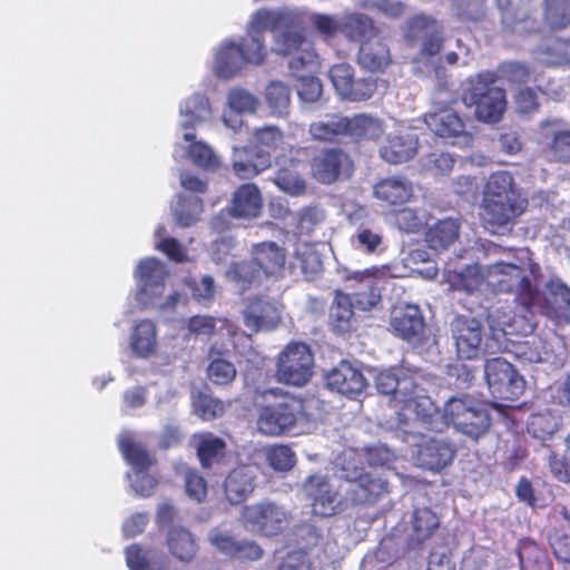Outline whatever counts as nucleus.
I'll use <instances>...</instances> for the list:
<instances>
[{
    "label": "nucleus",
    "mask_w": 570,
    "mask_h": 570,
    "mask_svg": "<svg viewBox=\"0 0 570 570\" xmlns=\"http://www.w3.org/2000/svg\"><path fill=\"white\" fill-rule=\"evenodd\" d=\"M489 284L497 293H513L514 303L524 313L537 284L513 263L498 262L488 267Z\"/></svg>",
    "instance_id": "9"
},
{
    "label": "nucleus",
    "mask_w": 570,
    "mask_h": 570,
    "mask_svg": "<svg viewBox=\"0 0 570 570\" xmlns=\"http://www.w3.org/2000/svg\"><path fill=\"white\" fill-rule=\"evenodd\" d=\"M155 550H144L141 546L134 543L126 549V563L130 570H160L163 560H157Z\"/></svg>",
    "instance_id": "50"
},
{
    "label": "nucleus",
    "mask_w": 570,
    "mask_h": 570,
    "mask_svg": "<svg viewBox=\"0 0 570 570\" xmlns=\"http://www.w3.org/2000/svg\"><path fill=\"white\" fill-rule=\"evenodd\" d=\"M340 471L338 483L321 473L303 481L302 492L313 517L328 519L348 508L373 507L390 493L389 481L367 471L356 450L343 452Z\"/></svg>",
    "instance_id": "1"
},
{
    "label": "nucleus",
    "mask_w": 570,
    "mask_h": 570,
    "mask_svg": "<svg viewBox=\"0 0 570 570\" xmlns=\"http://www.w3.org/2000/svg\"><path fill=\"white\" fill-rule=\"evenodd\" d=\"M291 73L297 79V94L302 100L313 102L321 97L322 83L317 77L301 73V70Z\"/></svg>",
    "instance_id": "60"
},
{
    "label": "nucleus",
    "mask_w": 570,
    "mask_h": 570,
    "mask_svg": "<svg viewBox=\"0 0 570 570\" xmlns=\"http://www.w3.org/2000/svg\"><path fill=\"white\" fill-rule=\"evenodd\" d=\"M520 570H553L546 549L533 539L523 538L518 543Z\"/></svg>",
    "instance_id": "34"
},
{
    "label": "nucleus",
    "mask_w": 570,
    "mask_h": 570,
    "mask_svg": "<svg viewBox=\"0 0 570 570\" xmlns=\"http://www.w3.org/2000/svg\"><path fill=\"white\" fill-rule=\"evenodd\" d=\"M439 28L440 24L434 18L416 14L405 22L404 39L410 47H415Z\"/></svg>",
    "instance_id": "45"
},
{
    "label": "nucleus",
    "mask_w": 570,
    "mask_h": 570,
    "mask_svg": "<svg viewBox=\"0 0 570 570\" xmlns=\"http://www.w3.org/2000/svg\"><path fill=\"white\" fill-rule=\"evenodd\" d=\"M283 306L266 296L250 297L243 311L244 325L253 333L274 331L282 323Z\"/></svg>",
    "instance_id": "15"
},
{
    "label": "nucleus",
    "mask_w": 570,
    "mask_h": 570,
    "mask_svg": "<svg viewBox=\"0 0 570 570\" xmlns=\"http://www.w3.org/2000/svg\"><path fill=\"white\" fill-rule=\"evenodd\" d=\"M196 444L197 456L204 468H210L213 463L224 458L226 452L225 441L210 432L196 433L193 435Z\"/></svg>",
    "instance_id": "39"
},
{
    "label": "nucleus",
    "mask_w": 570,
    "mask_h": 570,
    "mask_svg": "<svg viewBox=\"0 0 570 570\" xmlns=\"http://www.w3.org/2000/svg\"><path fill=\"white\" fill-rule=\"evenodd\" d=\"M460 236V222L455 218L438 220L425 233V240L430 248L443 250L453 245Z\"/></svg>",
    "instance_id": "37"
},
{
    "label": "nucleus",
    "mask_w": 570,
    "mask_h": 570,
    "mask_svg": "<svg viewBox=\"0 0 570 570\" xmlns=\"http://www.w3.org/2000/svg\"><path fill=\"white\" fill-rule=\"evenodd\" d=\"M532 0H497L501 24L511 31L531 32L537 29Z\"/></svg>",
    "instance_id": "19"
},
{
    "label": "nucleus",
    "mask_w": 570,
    "mask_h": 570,
    "mask_svg": "<svg viewBox=\"0 0 570 570\" xmlns=\"http://www.w3.org/2000/svg\"><path fill=\"white\" fill-rule=\"evenodd\" d=\"M377 273L379 269L376 267H372L362 272H355L352 276L353 279L364 283V289L353 293L354 304L362 311H370L381 301L380 288L375 279V275Z\"/></svg>",
    "instance_id": "36"
},
{
    "label": "nucleus",
    "mask_w": 570,
    "mask_h": 570,
    "mask_svg": "<svg viewBox=\"0 0 570 570\" xmlns=\"http://www.w3.org/2000/svg\"><path fill=\"white\" fill-rule=\"evenodd\" d=\"M443 417L474 441L485 435L491 426V416L485 404L470 394L450 397L444 404Z\"/></svg>",
    "instance_id": "6"
},
{
    "label": "nucleus",
    "mask_w": 570,
    "mask_h": 570,
    "mask_svg": "<svg viewBox=\"0 0 570 570\" xmlns=\"http://www.w3.org/2000/svg\"><path fill=\"white\" fill-rule=\"evenodd\" d=\"M347 129V137L357 145L379 144L385 135L386 124L373 114L358 112L348 117Z\"/></svg>",
    "instance_id": "25"
},
{
    "label": "nucleus",
    "mask_w": 570,
    "mask_h": 570,
    "mask_svg": "<svg viewBox=\"0 0 570 570\" xmlns=\"http://www.w3.org/2000/svg\"><path fill=\"white\" fill-rule=\"evenodd\" d=\"M543 153L549 160L570 165V130H557L546 144Z\"/></svg>",
    "instance_id": "53"
},
{
    "label": "nucleus",
    "mask_w": 570,
    "mask_h": 570,
    "mask_svg": "<svg viewBox=\"0 0 570 570\" xmlns=\"http://www.w3.org/2000/svg\"><path fill=\"white\" fill-rule=\"evenodd\" d=\"M307 151V147L292 146L288 154H281L275 158L277 169L272 180L279 190L296 197L306 193L307 184L301 169L304 167Z\"/></svg>",
    "instance_id": "13"
},
{
    "label": "nucleus",
    "mask_w": 570,
    "mask_h": 570,
    "mask_svg": "<svg viewBox=\"0 0 570 570\" xmlns=\"http://www.w3.org/2000/svg\"><path fill=\"white\" fill-rule=\"evenodd\" d=\"M484 379L491 394L504 401L518 400L525 389L523 376L510 362L500 356L485 361Z\"/></svg>",
    "instance_id": "11"
},
{
    "label": "nucleus",
    "mask_w": 570,
    "mask_h": 570,
    "mask_svg": "<svg viewBox=\"0 0 570 570\" xmlns=\"http://www.w3.org/2000/svg\"><path fill=\"white\" fill-rule=\"evenodd\" d=\"M314 355L303 342L287 344L276 361V379L286 385L304 386L313 376Z\"/></svg>",
    "instance_id": "8"
},
{
    "label": "nucleus",
    "mask_w": 570,
    "mask_h": 570,
    "mask_svg": "<svg viewBox=\"0 0 570 570\" xmlns=\"http://www.w3.org/2000/svg\"><path fill=\"white\" fill-rule=\"evenodd\" d=\"M375 386L380 394L390 396L399 429L412 433L411 429L417 424L428 431L436 430L439 409L417 375L381 371Z\"/></svg>",
    "instance_id": "2"
},
{
    "label": "nucleus",
    "mask_w": 570,
    "mask_h": 570,
    "mask_svg": "<svg viewBox=\"0 0 570 570\" xmlns=\"http://www.w3.org/2000/svg\"><path fill=\"white\" fill-rule=\"evenodd\" d=\"M245 63L236 42L224 45L215 57V73L219 78L229 79L234 77Z\"/></svg>",
    "instance_id": "44"
},
{
    "label": "nucleus",
    "mask_w": 570,
    "mask_h": 570,
    "mask_svg": "<svg viewBox=\"0 0 570 570\" xmlns=\"http://www.w3.org/2000/svg\"><path fill=\"white\" fill-rule=\"evenodd\" d=\"M194 413L204 421H213L224 415L226 404L212 394L199 391L193 396Z\"/></svg>",
    "instance_id": "48"
},
{
    "label": "nucleus",
    "mask_w": 570,
    "mask_h": 570,
    "mask_svg": "<svg viewBox=\"0 0 570 570\" xmlns=\"http://www.w3.org/2000/svg\"><path fill=\"white\" fill-rule=\"evenodd\" d=\"M250 258L263 276L277 278L285 268L286 253L277 243L265 240L252 246Z\"/></svg>",
    "instance_id": "23"
},
{
    "label": "nucleus",
    "mask_w": 570,
    "mask_h": 570,
    "mask_svg": "<svg viewBox=\"0 0 570 570\" xmlns=\"http://www.w3.org/2000/svg\"><path fill=\"white\" fill-rule=\"evenodd\" d=\"M348 116L332 114L324 120L313 121L308 126L312 139L320 142H338L347 137Z\"/></svg>",
    "instance_id": "30"
},
{
    "label": "nucleus",
    "mask_w": 570,
    "mask_h": 570,
    "mask_svg": "<svg viewBox=\"0 0 570 570\" xmlns=\"http://www.w3.org/2000/svg\"><path fill=\"white\" fill-rule=\"evenodd\" d=\"M419 140L410 134L389 135L379 148L380 158L390 165L407 163L417 153Z\"/></svg>",
    "instance_id": "26"
},
{
    "label": "nucleus",
    "mask_w": 570,
    "mask_h": 570,
    "mask_svg": "<svg viewBox=\"0 0 570 570\" xmlns=\"http://www.w3.org/2000/svg\"><path fill=\"white\" fill-rule=\"evenodd\" d=\"M166 541L169 552L181 562L193 561L198 552V544L193 533L184 527H171Z\"/></svg>",
    "instance_id": "33"
},
{
    "label": "nucleus",
    "mask_w": 570,
    "mask_h": 570,
    "mask_svg": "<svg viewBox=\"0 0 570 570\" xmlns=\"http://www.w3.org/2000/svg\"><path fill=\"white\" fill-rule=\"evenodd\" d=\"M548 543L556 560L570 569V534L554 530L548 537Z\"/></svg>",
    "instance_id": "62"
},
{
    "label": "nucleus",
    "mask_w": 570,
    "mask_h": 570,
    "mask_svg": "<svg viewBox=\"0 0 570 570\" xmlns=\"http://www.w3.org/2000/svg\"><path fill=\"white\" fill-rule=\"evenodd\" d=\"M328 76L336 92L343 99L355 77L354 68L345 62L336 63L331 67Z\"/></svg>",
    "instance_id": "63"
},
{
    "label": "nucleus",
    "mask_w": 570,
    "mask_h": 570,
    "mask_svg": "<svg viewBox=\"0 0 570 570\" xmlns=\"http://www.w3.org/2000/svg\"><path fill=\"white\" fill-rule=\"evenodd\" d=\"M165 266L155 257L141 259L135 275L144 292H161L167 276Z\"/></svg>",
    "instance_id": "35"
},
{
    "label": "nucleus",
    "mask_w": 570,
    "mask_h": 570,
    "mask_svg": "<svg viewBox=\"0 0 570 570\" xmlns=\"http://www.w3.org/2000/svg\"><path fill=\"white\" fill-rule=\"evenodd\" d=\"M357 62L367 71L383 72L392 63V57L387 45L375 36L361 43Z\"/></svg>",
    "instance_id": "29"
},
{
    "label": "nucleus",
    "mask_w": 570,
    "mask_h": 570,
    "mask_svg": "<svg viewBox=\"0 0 570 570\" xmlns=\"http://www.w3.org/2000/svg\"><path fill=\"white\" fill-rule=\"evenodd\" d=\"M283 17L267 9H261L255 12L250 21V33L263 35L264 31H275L281 27Z\"/></svg>",
    "instance_id": "64"
},
{
    "label": "nucleus",
    "mask_w": 570,
    "mask_h": 570,
    "mask_svg": "<svg viewBox=\"0 0 570 570\" xmlns=\"http://www.w3.org/2000/svg\"><path fill=\"white\" fill-rule=\"evenodd\" d=\"M262 275V272H258V268L253 264V259L234 263L229 269L230 278L242 291H246L258 283Z\"/></svg>",
    "instance_id": "56"
},
{
    "label": "nucleus",
    "mask_w": 570,
    "mask_h": 570,
    "mask_svg": "<svg viewBox=\"0 0 570 570\" xmlns=\"http://www.w3.org/2000/svg\"><path fill=\"white\" fill-rule=\"evenodd\" d=\"M528 199L508 170L492 173L484 185L479 216L485 229L499 234L511 229L527 210Z\"/></svg>",
    "instance_id": "3"
},
{
    "label": "nucleus",
    "mask_w": 570,
    "mask_h": 570,
    "mask_svg": "<svg viewBox=\"0 0 570 570\" xmlns=\"http://www.w3.org/2000/svg\"><path fill=\"white\" fill-rule=\"evenodd\" d=\"M284 135L277 126H264L253 131L252 145L259 151L275 150L283 141Z\"/></svg>",
    "instance_id": "57"
},
{
    "label": "nucleus",
    "mask_w": 570,
    "mask_h": 570,
    "mask_svg": "<svg viewBox=\"0 0 570 570\" xmlns=\"http://www.w3.org/2000/svg\"><path fill=\"white\" fill-rule=\"evenodd\" d=\"M239 53L242 55L245 63L261 65L266 57V49L264 46V35H254L248 32L237 43Z\"/></svg>",
    "instance_id": "54"
},
{
    "label": "nucleus",
    "mask_w": 570,
    "mask_h": 570,
    "mask_svg": "<svg viewBox=\"0 0 570 570\" xmlns=\"http://www.w3.org/2000/svg\"><path fill=\"white\" fill-rule=\"evenodd\" d=\"M449 282L454 291L471 294L482 286L484 277L479 266L468 265L462 271L450 274Z\"/></svg>",
    "instance_id": "52"
},
{
    "label": "nucleus",
    "mask_w": 570,
    "mask_h": 570,
    "mask_svg": "<svg viewBox=\"0 0 570 570\" xmlns=\"http://www.w3.org/2000/svg\"><path fill=\"white\" fill-rule=\"evenodd\" d=\"M185 141L189 142L188 156L194 165L203 169L214 170L219 166L218 158L213 149L203 141L196 140L193 131H185L183 135Z\"/></svg>",
    "instance_id": "46"
},
{
    "label": "nucleus",
    "mask_w": 570,
    "mask_h": 570,
    "mask_svg": "<svg viewBox=\"0 0 570 570\" xmlns=\"http://www.w3.org/2000/svg\"><path fill=\"white\" fill-rule=\"evenodd\" d=\"M439 525V518L431 509L416 508L411 520L409 547L420 549L425 541L432 538Z\"/></svg>",
    "instance_id": "31"
},
{
    "label": "nucleus",
    "mask_w": 570,
    "mask_h": 570,
    "mask_svg": "<svg viewBox=\"0 0 570 570\" xmlns=\"http://www.w3.org/2000/svg\"><path fill=\"white\" fill-rule=\"evenodd\" d=\"M341 32L350 40L361 43L376 36L372 19L361 13L347 16L342 22Z\"/></svg>",
    "instance_id": "47"
},
{
    "label": "nucleus",
    "mask_w": 570,
    "mask_h": 570,
    "mask_svg": "<svg viewBox=\"0 0 570 570\" xmlns=\"http://www.w3.org/2000/svg\"><path fill=\"white\" fill-rule=\"evenodd\" d=\"M498 79L510 85H524L532 80H537L530 66L522 61H503L498 66L495 72Z\"/></svg>",
    "instance_id": "49"
},
{
    "label": "nucleus",
    "mask_w": 570,
    "mask_h": 570,
    "mask_svg": "<svg viewBox=\"0 0 570 570\" xmlns=\"http://www.w3.org/2000/svg\"><path fill=\"white\" fill-rule=\"evenodd\" d=\"M374 197L394 209L407 204L414 196L412 181L402 175L379 179L373 186Z\"/></svg>",
    "instance_id": "22"
},
{
    "label": "nucleus",
    "mask_w": 570,
    "mask_h": 570,
    "mask_svg": "<svg viewBox=\"0 0 570 570\" xmlns=\"http://www.w3.org/2000/svg\"><path fill=\"white\" fill-rule=\"evenodd\" d=\"M267 461L275 471L286 472L295 465L296 455L288 445H274L267 452Z\"/></svg>",
    "instance_id": "61"
},
{
    "label": "nucleus",
    "mask_w": 570,
    "mask_h": 570,
    "mask_svg": "<svg viewBox=\"0 0 570 570\" xmlns=\"http://www.w3.org/2000/svg\"><path fill=\"white\" fill-rule=\"evenodd\" d=\"M326 385L350 399L362 394L367 386L366 379L362 371L354 367L348 361H341L326 375Z\"/></svg>",
    "instance_id": "21"
},
{
    "label": "nucleus",
    "mask_w": 570,
    "mask_h": 570,
    "mask_svg": "<svg viewBox=\"0 0 570 570\" xmlns=\"http://www.w3.org/2000/svg\"><path fill=\"white\" fill-rule=\"evenodd\" d=\"M183 116L181 127L189 131L202 124L210 115L208 99L202 94H194L185 99L180 106Z\"/></svg>",
    "instance_id": "42"
},
{
    "label": "nucleus",
    "mask_w": 570,
    "mask_h": 570,
    "mask_svg": "<svg viewBox=\"0 0 570 570\" xmlns=\"http://www.w3.org/2000/svg\"><path fill=\"white\" fill-rule=\"evenodd\" d=\"M240 518L261 535L273 538L289 527L292 515L283 505L265 500L244 505Z\"/></svg>",
    "instance_id": "10"
},
{
    "label": "nucleus",
    "mask_w": 570,
    "mask_h": 570,
    "mask_svg": "<svg viewBox=\"0 0 570 570\" xmlns=\"http://www.w3.org/2000/svg\"><path fill=\"white\" fill-rule=\"evenodd\" d=\"M279 52L284 56H291L288 68L291 72L303 70L316 62L317 55L311 43L299 31L286 30L278 40Z\"/></svg>",
    "instance_id": "20"
},
{
    "label": "nucleus",
    "mask_w": 570,
    "mask_h": 570,
    "mask_svg": "<svg viewBox=\"0 0 570 570\" xmlns=\"http://www.w3.org/2000/svg\"><path fill=\"white\" fill-rule=\"evenodd\" d=\"M498 77L493 71H480L470 76L464 83L461 100L474 108V117L484 124H498L507 109L505 90L495 86Z\"/></svg>",
    "instance_id": "4"
},
{
    "label": "nucleus",
    "mask_w": 570,
    "mask_h": 570,
    "mask_svg": "<svg viewBox=\"0 0 570 570\" xmlns=\"http://www.w3.org/2000/svg\"><path fill=\"white\" fill-rule=\"evenodd\" d=\"M524 314L570 323V287L557 276L550 277L543 289L537 284Z\"/></svg>",
    "instance_id": "7"
},
{
    "label": "nucleus",
    "mask_w": 570,
    "mask_h": 570,
    "mask_svg": "<svg viewBox=\"0 0 570 570\" xmlns=\"http://www.w3.org/2000/svg\"><path fill=\"white\" fill-rule=\"evenodd\" d=\"M354 163L347 151L340 147H325L309 161V174L322 185H332L340 179L350 178Z\"/></svg>",
    "instance_id": "12"
},
{
    "label": "nucleus",
    "mask_w": 570,
    "mask_h": 570,
    "mask_svg": "<svg viewBox=\"0 0 570 570\" xmlns=\"http://www.w3.org/2000/svg\"><path fill=\"white\" fill-rule=\"evenodd\" d=\"M265 99L273 114H286L291 102L289 88L281 81H272L265 89Z\"/></svg>",
    "instance_id": "55"
},
{
    "label": "nucleus",
    "mask_w": 570,
    "mask_h": 570,
    "mask_svg": "<svg viewBox=\"0 0 570 570\" xmlns=\"http://www.w3.org/2000/svg\"><path fill=\"white\" fill-rule=\"evenodd\" d=\"M203 209V200L198 196H180L174 213L176 225L179 227L195 225Z\"/></svg>",
    "instance_id": "51"
},
{
    "label": "nucleus",
    "mask_w": 570,
    "mask_h": 570,
    "mask_svg": "<svg viewBox=\"0 0 570 570\" xmlns=\"http://www.w3.org/2000/svg\"><path fill=\"white\" fill-rule=\"evenodd\" d=\"M544 19L553 28L570 23V0H544Z\"/></svg>",
    "instance_id": "58"
},
{
    "label": "nucleus",
    "mask_w": 570,
    "mask_h": 570,
    "mask_svg": "<svg viewBox=\"0 0 570 570\" xmlns=\"http://www.w3.org/2000/svg\"><path fill=\"white\" fill-rule=\"evenodd\" d=\"M451 335L460 360L478 358L483 338V327L479 320L456 315L451 322Z\"/></svg>",
    "instance_id": "17"
},
{
    "label": "nucleus",
    "mask_w": 570,
    "mask_h": 570,
    "mask_svg": "<svg viewBox=\"0 0 570 570\" xmlns=\"http://www.w3.org/2000/svg\"><path fill=\"white\" fill-rule=\"evenodd\" d=\"M223 352L217 350L216 346H210L208 356L210 362L207 366L208 380L218 386L229 385L237 375L236 366L233 362L224 358Z\"/></svg>",
    "instance_id": "41"
},
{
    "label": "nucleus",
    "mask_w": 570,
    "mask_h": 570,
    "mask_svg": "<svg viewBox=\"0 0 570 570\" xmlns=\"http://www.w3.org/2000/svg\"><path fill=\"white\" fill-rule=\"evenodd\" d=\"M263 208V197L253 183L240 185L233 194L229 214L235 218H256Z\"/></svg>",
    "instance_id": "28"
},
{
    "label": "nucleus",
    "mask_w": 570,
    "mask_h": 570,
    "mask_svg": "<svg viewBox=\"0 0 570 570\" xmlns=\"http://www.w3.org/2000/svg\"><path fill=\"white\" fill-rule=\"evenodd\" d=\"M390 325L400 337L410 341L423 332L425 324L419 306L405 304L393 307Z\"/></svg>",
    "instance_id": "27"
},
{
    "label": "nucleus",
    "mask_w": 570,
    "mask_h": 570,
    "mask_svg": "<svg viewBox=\"0 0 570 570\" xmlns=\"http://www.w3.org/2000/svg\"><path fill=\"white\" fill-rule=\"evenodd\" d=\"M561 426V417L550 409L539 410L530 414L527 431L534 439L546 441Z\"/></svg>",
    "instance_id": "40"
},
{
    "label": "nucleus",
    "mask_w": 570,
    "mask_h": 570,
    "mask_svg": "<svg viewBox=\"0 0 570 570\" xmlns=\"http://www.w3.org/2000/svg\"><path fill=\"white\" fill-rule=\"evenodd\" d=\"M456 450L453 444L442 439H430L419 445L416 463L422 469L441 471L450 465L455 456Z\"/></svg>",
    "instance_id": "24"
},
{
    "label": "nucleus",
    "mask_w": 570,
    "mask_h": 570,
    "mask_svg": "<svg viewBox=\"0 0 570 570\" xmlns=\"http://www.w3.org/2000/svg\"><path fill=\"white\" fill-rule=\"evenodd\" d=\"M119 450L134 472H148L156 464V458L129 434L120 438Z\"/></svg>",
    "instance_id": "38"
},
{
    "label": "nucleus",
    "mask_w": 570,
    "mask_h": 570,
    "mask_svg": "<svg viewBox=\"0 0 570 570\" xmlns=\"http://www.w3.org/2000/svg\"><path fill=\"white\" fill-rule=\"evenodd\" d=\"M274 401L263 405L257 416V429L268 436L288 434L305 415L304 401L279 389L266 391Z\"/></svg>",
    "instance_id": "5"
},
{
    "label": "nucleus",
    "mask_w": 570,
    "mask_h": 570,
    "mask_svg": "<svg viewBox=\"0 0 570 570\" xmlns=\"http://www.w3.org/2000/svg\"><path fill=\"white\" fill-rule=\"evenodd\" d=\"M353 302L348 294L341 289L334 291V299L330 308V325L336 334H347L354 330Z\"/></svg>",
    "instance_id": "32"
},
{
    "label": "nucleus",
    "mask_w": 570,
    "mask_h": 570,
    "mask_svg": "<svg viewBox=\"0 0 570 570\" xmlns=\"http://www.w3.org/2000/svg\"><path fill=\"white\" fill-rule=\"evenodd\" d=\"M425 124L434 135L450 140L453 145L470 146L473 134L468 130L464 119L452 107L444 106L425 116Z\"/></svg>",
    "instance_id": "14"
},
{
    "label": "nucleus",
    "mask_w": 570,
    "mask_h": 570,
    "mask_svg": "<svg viewBox=\"0 0 570 570\" xmlns=\"http://www.w3.org/2000/svg\"><path fill=\"white\" fill-rule=\"evenodd\" d=\"M258 468L255 464H238L226 475L223 490L226 500L238 505L245 502L257 485Z\"/></svg>",
    "instance_id": "18"
},
{
    "label": "nucleus",
    "mask_w": 570,
    "mask_h": 570,
    "mask_svg": "<svg viewBox=\"0 0 570 570\" xmlns=\"http://www.w3.org/2000/svg\"><path fill=\"white\" fill-rule=\"evenodd\" d=\"M208 541L217 552L230 560L239 562H257L265 554L263 547L257 541L237 539L229 532L218 529H213L208 533Z\"/></svg>",
    "instance_id": "16"
},
{
    "label": "nucleus",
    "mask_w": 570,
    "mask_h": 570,
    "mask_svg": "<svg viewBox=\"0 0 570 570\" xmlns=\"http://www.w3.org/2000/svg\"><path fill=\"white\" fill-rule=\"evenodd\" d=\"M130 346L140 357H147L156 351V325L150 320H141L136 324L131 334Z\"/></svg>",
    "instance_id": "43"
},
{
    "label": "nucleus",
    "mask_w": 570,
    "mask_h": 570,
    "mask_svg": "<svg viewBox=\"0 0 570 570\" xmlns=\"http://www.w3.org/2000/svg\"><path fill=\"white\" fill-rule=\"evenodd\" d=\"M376 89L377 82L375 79L371 77H354L343 99L353 102L366 101L372 98Z\"/></svg>",
    "instance_id": "59"
}]
</instances>
